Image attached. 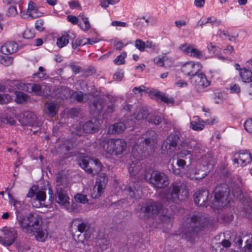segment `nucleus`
Wrapping results in <instances>:
<instances>
[{
    "label": "nucleus",
    "mask_w": 252,
    "mask_h": 252,
    "mask_svg": "<svg viewBox=\"0 0 252 252\" xmlns=\"http://www.w3.org/2000/svg\"><path fill=\"white\" fill-rule=\"evenodd\" d=\"M16 220V224L19 225L24 233L33 234L37 241L43 242L47 238L48 232L43 225V220L41 216L32 213L27 216L17 214Z\"/></svg>",
    "instance_id": "f257e3e1"
},
{
    "label": "nucleus",
    "mask_w": 252,
    "mask_h": 252,
    "mask_svg": "<svg viewBox=\"0 0 252 252\" xmlns=\"http://www.w3.org/2000/svg\"><path fill=\"white\" fill-rule=\"evenodd\" d=\"M189 195L187 185L181 182H175L163 193V199L168 202H177L184 200Z\"/></svg>",
    "instance_id": "f03ea898"
},
{
    "label": "nucleus",
    "mask_w": 252,
    "mask_h": 252,
    "mask_svg": "<svg viewBox=\"0 0 252 252\" xmlns=\"http://www.w3.org/2000/svg\"><path fill=\"white\" fill-rule=\"evenodd\" d=\"M206 218L200 215H193L187 220V222L184 223V233L186 239L191 243L194 240V235L202 228L205 227L207 224L206 223Z\"/></svg>",
    "instance_id": "7ed1b4c3"
},
{
    "label": "nucleus",
    "mask_w": 252,
    "mask_h": 252,
    "mask_svg": "<svg viewBox=\"0 0 252 252\" xmlns=\"http://www.w3.org/2000/svg\"><path fill=\"white\" fill-rule=\"evenodd\" d=\"M100 147L106 153L119 155L126 150L127 143L121 138L103 139L100 143Z\"/></svg>",
    "instance_id": "20e7f679"
},
{
    "label": "nucleus",
    "mask_w": 252,
    "mask_h": 252,
    "mask_svg": "<svg viewBox=\"0 0 252 252\" xmlns=\"http://www.w3.org/2000/svg\"><path fill=\"white\" fill-rule=\"evenodd\" d=\"M212 168L211 159L209 157L205 156L201 162L197 164L186 176L192 180H200L205 177Z\"/></svg>",
    "instance_id": "39448f33"
},
{
    "label": "nucleus",
    "mask_w": 252,
    "mask_h": 252,
    "mask_svg": "<svg viewBox=\"0 0 252 252\" xmlns=\"http://www.w3.org/2000/svg\"><path fill=\"white\" fill-rule=\"evenodd\" d=\"M144 178L147 182L151 183L155 188H163L169 184V178L167 175L158 171L149 170L145 172Z\"/></svg>",
    "instance_id": "423d86ee"
},
{
    "label": "nucleus",
    "mask_w": 252,
    "mask_h": 252,
    "mask_svg": "<svg viewBox=\"0 0 252 252\" xmlns=\"http://www.w3.org/2000/svg\"><path fill=\"white\" fill-rule=\"evenodd\" d=\"M230 189L226 184L217 185L214 190V205L220 208L227 205L230 202L229 196Z\"/></svg>",
    "instance_id": "0eeeda50"
},
{
    "label": "nucleus",
    "mask_w": 252,
    "mask_h": 252,
    "mask_svg": "<svg viewBox=\"0 0 252 252\" xmlns=\"http://www.w3.org/2000/svg\"><path fill=\"white\" fill-rule=\"evenodd\" d=\"M36 187H32L27 194L26 198L34 208H41L43 206L46 207L45 204V200L46 198V194L45 189L35 191Z\"/></svg>",
    "instance_id": "6e6552de"
},
{
    "label": "nucleus",
    "mask_w": 252,
    "mask_h": 252,
    "mask_svg": "<svg viewBox=\"0 0 252 252\" xmlns=\"http://www.w3.org/2000/svg\"><path fill=\"white\" fill-rule=\"evenodd\" d=\"M180 137L178 134L171 133L167 137L161 146L162 151L167 154H173L176 150Z\"/></svg>",
    "instance_id": "1a4fd4ad"
},
{
    "label": "nucleus",
    "mask_w": 252,
    "mask_h": 252,
    "mask_svg": "<svg viewBox=\"0 0 252 252\" xmlns=\"http://www.w3.org/2000/svg\"><path fill=\"white\" fill-rule=\"evenodd\" d=\"M108 179L105 173H100L97 177L95 186L91 192V196L93 198L99 197L103 193Z\"/></svg>",
    "instance_id": "9d476101"
},
{
    "label": "nucleus",
    "mask_w": 252,
    "mask_h": 252,
    "mask_svg": "<svg viewBox=\"0 0 252 252\" xmlns=\"http://www.w3.org/2000/svg\"><path fill=\"white\" fill-rule=\"evenodd\" d=\"M162 207L160 203L150 200L141 208V212L145 213L148 217H154L159 213Z\"/></svg>",
    "instance_id": "9b49d317"
},
{
    "label": "nucleus",
    "mask_w": 252,
    "mask_h": 252,
    "mask_svg": "<svg viewBox=\"0 0 252 252\" xmlns=\"http://www.w3.org/2000/svg\"><path fill=\"white\" fill-rule=\"evenodd\" d=\"M19 121L22 126L38 127L42 125L41 122L37 120L36 115L31 111H26L20 115Z\"/></svg>",
    "instance_id": "f8f14e48"
},
{
    "label": "nucleus",
    "mask_w": 252,
    "mask_h": 252,
    "mask_svg": "<svg viewBox=\"0 0 252 252\" xmlns=\"http://www.w3.org/2000/svg\"><path fill=\"white\" fill-rule=\"evenodd\" d=\"M190 80L191 82L195 87L196 92L198 94L204 92L205 88L210 84V82L202 73L198 72L197 75L191 77Z\"/></svg>",
    "instance_id": "ddd939ff"
},
{
    "label": "nucleus",
    "mask_w": 252,
    "mask_h": 252,
    "mask_svg": "<svg viewBox=\"0 0 252 252\" xmlns=\"http://www.w3.org/2000/svg\"><path fill=\"white\" fill-rule=\"evenodd\" d=\"M202 65L199 62H188L184 64L181 68V72L185 75L193 77L199 72Z\"/></svg>",
    "instance_id": "4468645a"
},
{
    "label": "nucleus",
    "mask_w": 252,
    "mask_h": 252,
    "mask_svg": "<svg viewBox=\"0 0 252 252\" xmlns=\"http://www.w3.org/2000/svg\"><path fill=\"white\" fill-rule=\"evenodd\" d=\"M233 160L238 166L244 167L252 161V158L247 150H241L234 154Z\"/></svg>",
    "instance_id": "2eb2a0df"
},
{
    "label": "nucleus",
    "mask_w": 252,
    "mask_h": 252,
    "mask_svg": "<svg viewBox=\"0 0 252 252\" xmlns=\"http://www.w3.org/2000/svg\"><path fill=\"white\" fill-rule=\"evenodd\" d=\"M72 224L76 226L79 232L85 233L84 240H87L90 238L91 232L89 231L90 225L88 222L83 221L80 219H75L72 220Z\"/></svg>",
    "instance_id": "dca6fc26"
},
{
    "label": "nucleus",
    "mask_w": 252,
    "mask_h": 252,
    "mask_svg": "<svg viewBox=\"0 0 252 252\" xmlns=\"http://www.w3.org/2000/svg\"><path fill=\"white\" fill-rule=\"evenodd\" d=\"M100 125L99 119L94 116L85 123L83 126V129L87 133H94L98 131Z\"/></svg>",
    "instance_id": "f3484780"
},
{
    "label": "nucleus",
    "mask_w": 252,
    "mask_h": 252,
    "mask_svg": "<svg viewBox=\"0 0 252 252\" xmlns=\"http://www.w3.org/2000/svg\"><path fill=\"white\" fill-rule=\"evenodd\" d=\"M90 164L94 165L97 166L98 170L101 169L102 165L97 159L91 160L88 162L86 159H82L79 161V165L83 169H84L89 174H94V169L92 167H90Z\"/></svg>",
    "instance_id": "a211bd4d"
},
{
    "label": "nucleus",
    "mask_w": 252,
    "mask_h": 252,
    "mask_svg": "<svg viewBox=\"0 0 252 252\" xmlns=\"http://www.w3.org/2000/svg\"><path fill=\"white\" fill-rule=\"evenodd\" d=\"M209 192L207 190L202 189L194 194V201L199 206H206V203L208 199Z\"/></svg>",
    "instance_id": "6ab92c4d"
},
{
    "label": "nucleus",
    "mask_w": 252,
    "mask_h": 252,
    "mask_svg": "<svg viewBox=\"0 0 252 252\" xmlns=\"http://www.w3.org/2000/svg\"><path fill=\"white\" fill-rule=\"evenodd\" d=\"M243 241H245L246 243V245L244 246L245 251H251L252 249V234L243 236V238L240 236L236 237L234 240L235 244L239 248L242 247Z\"/></svg>",
    "instance_id": "aec40b11"
},
{
    "label": "nucleus",
    "mask_w": 252,
    "mask_h": 252,
    "mask_svg": "<svg viewBox=\"0 0 252 252\" xmlns=\"http://www.w3.org/2000/svg\"><path fill=\"white\" fill-rule=\"evenodd\" d=\"M68 188L56 189V201L60 204L66 205L69 204V197L67 194Z\"/></svg>",
    "instance_id": "412c9836"
},
{
    "label": "nucleus",
    "mask_w": 252,
    "mask_h": 252,
    "mask_svg": "<svg viewBox=\"0 0 252 252\" xmlns=\"http://www.w3.org/2000/svg\"><path fill=\"white\" fill-rule=\"evenodd\" d=\"M149 94L152 98L155 99L158 102H164L165 103H173L174 99L172 98H169L165 94L157 91H151Z\"/></svg>",
    "instance_id": "4be33fe9"
},
{
    "label": "nucleus",
    "mask_w": 252,
    "mask_h": 252,
    "mask_svg": "<svg viewBox=\"0 0 252 252\" xmlns=\"http://www.w3.org/2000/svg\"><path fill=\"white\" fill-rule=\"evenodd\" d=\"M71 90L65 86H62L57 88L55 92V96L58 99L64 100L71 95Z\"/></svg>",
    "instance_id": "5701e85b"
},
{
    "label": "nucleus",
    "mask_w": 252,
    "mask_h": 252,
    "mask_svg": "<svg viewBox=\"0 0 252 252\" xmlns=\"http://www.w3.org/2000/svg\"><path fill=\"white\" fill-rule=\"evenodd\" d=\"M104 103L101 99H94L90 106L91 111L94 115H98L104 108Z\"/></svg>",
    "instance_id": "b1692460"
},
{
    "label": "nucleus",
    "mask_w": 252,
    "mask_h": 252,
    "mask_svg": "<svg viewBox=\"0 0 252 252\" xmlns=\"http://www.w3.org/2000/svg\"><path fill=\"white\" fill-rule=\"evenodd\" d=\"M27 14L33 18H36L41 16L42 13L38 9L34 2L32 1H30L27 11Z\"/></svg>",
    "instance_id": "393cba45"
},
{
    "label": "nucleus",
    "mask_w": 252,
    "mask_h": 252,
    "mask_svg": "<svg viewBox=\"0 0 252 252\" xmlns=\"http://www.w3.org/2000/svg\"><path fill=\"white\" fill-rule=\"evenodd\" d=\"M147 134H148L150 137L146 138L144 142L145 145L149 147V148L153 150L156 148L157 146V135L155 131L150 130L147 132Z\"/></svg>",
    "instance_id": "a878e982"
},
{
    "label": "nucleus",
    "mask_w": 252,
    "mask_h": 252,
    "mask_svg": "<svg viewBox=\"0 0 252 252\" xmlns=\"http://www.w3.org/2000/svg\"><path fill=\"white\" fill-rule=\"evenodd\" d=\"M231 246L230 242L226 239H223L220 243H217L211 247L212 252H225V249L229 248Z\"/></svg>",
    "instance_id": "bb28decb"
},
{
    "label": "nucleus",
    "mask_w": 252,
    "mask_h": 252,
    "mask_svg": "<svg viewBox=\"0 0 252 252\" xmlns=\"http://www.w3.org/2000/svg\"><path fill=\"white\" fill-rule=\"evenodd\" d=\"M18 45L15 42H8L5 43L1 47V52L5 55L11 54L16 52Z\"/></svg>",
    "instance_id": "cd10ccee"
},
{
    "label": "nucleus",
    "mask_w": 252,
    "mask_h": 252,
    "mask_svg": "<svg viewBox=\"0 0 252 252\" xmlns=\"http://www.w3.org/2000/svg\"><path fill=\"white\" fill-rule=\"evenodd\" d=\"M56 189L58 188H68V180L66 175L63 172H59L56 176Z\"/></svg>",
    "instance_id": "c85d7f7f"
},
{
    "label": "nucleus",
    "mask_w": 252,
    "mask_h": 252,
    "mask_svg": "<svg viewBox=\"0 0 252 252\" xmlns=\"http://www.w3.org/2000/svg\"><path fill=\"white\" fill-rule=\"evenodd\" d=\"M126 128L123 123H117L110 126L108 130L109 134H119L123 132Z\"/></svg>",
    "instance_id": "c756f323"
},
{
    "label": "nucleus",
    "mask_w": 252,
    "mask_h": 252,
    "mask_svg": "<svg viewBox=\"0 0 252 252\" xmlns=\"http://www.w3.org/2000/svg\"><path fill=\"white\" fill-rule=\"evenodd\" d=\"M136 184L133 187H129L127 189H126V191L128 193V195L132 198H140L142 195V191L141 188L137 187Z\"/></svg>",
    "instance_id": "7c9ffc66"
},
{
    "label": "nucleus",
    "mask_w": 252,
    "mask_h": 252,
    "mask_svg": "<svg viewBox=\"0 0 252 252\" xmlns=\"http://www.w3.org/2000/svg\"><path fill=\"white\" fill-rule=\"evenodd\" d=\"M197 146V142L192 139H186L183 140L179 145V149L186 150H193Z\"/></svg>",
    "instance_id": "2f4dec72"
},
{
    "label": "nucleus",
    "mask_w": 252,
    "mask_h": 252,
    "mask_svg": "<svg viewBox=\"0 0 252 252\" xmlns=\"http://www.w3.org/2000/svg\"><path fill=\"white\" fill-rule=\"evenodd\" d=\"M45 106L47 108V113L51 117L56 115L59 108V104L53 101L46 102Z\"/></svg>",
    "instance_id": "473e14b6"
},
{
    "label": "nucleus",
    "mask_w": 252,
    "mask_h": 252,
    "mask_svg": "<svg viewBox=\"0 0 252 252\" xmlns=\"http://www.w3.org/2000/svg\"><path fill=\"white\" fill-rule=\"evenodd\" d=\"M70 98L79 102L85 103L89 99V94H84L82 92H73L70 95Z\"/></svg>",
    "instance_id": "72a5a7b5"
},
{
    "label": "nucleus",
    "mask_w": 252,
    "mask_h": 252,
    "mask_svg": "<svg viewBox=\"0 0 252 252\" xmlns=\"http://www.w3.org/2000/svg\"><path fill=\"white\" fill-rule=\"evenodd\" d=\"M149 113L147 109L143 108H139L132 116L136 120H140L146 119Z\"/></svg>",
    "instance_id": "f704fd0d"
},
{
    "label": "nucleus",
    "mask_w": 252,
    "mask_h": 252,
    "mask_svg": "<svg viewBox=\"0 0 252 252\" xmlns=\"http://www.w3.org/2000/svg\"><path fill=\"white\" fill-rule=\"evenodd\" d=\"M27 92L30 93H33L36 95H40L42 84L40 85L37 84L28 83Z\"/></svg>",
    "instance_id": "c9c22d12"
},
{
    "label": "nucleus",
    "mask_w": 252,
    "mask_h": 252,
    "mask_svg": "<svg viewBox=\"0 0 252 252\" xmlns=\"http://www.w3.org/2000/svg\"><path fill=\"white\" fill-rule=\"evenodd\" d=\"M16 97L15 101L19 104L25 103L29 101L30 97L26 94L23 92L16 91L15 92Z\"/></svg>",
    "instance_id": "e433bc0d"
},
{
    "label": "nucleus",
    "mask_w": 252,
    "mask_h": 252,
    "mask_svg": "<svg viewBox=\"0 0 252 252\" xmlns=\"http://www.w3.org/2000/svg\"><path fill=\"white\" fill-rule=\"evenodd\" d=\"M177 157L181 159H189V161L191 163L192 160V156L191 150L182 149L177 154Z\"/></svg>",
    "instance_id": "4c0bfd02"
},
{
    "label": "nucleus",
    "mask_w": 252,
    "mask_h": 252,
    "mask_svg": "<svg viewBox=\"0 0 252 252\" xmlns=\"http://www.w3.org/2000/svg\"><path fill=\"white\" fill-rule=\"evenodd\" d=\"M240 73L243 82L245 83L252 82V71L251 70L245 68Z\"/></svg>",
    "instance_id": "58836bf2"
},
{
    "label": "nucleus",
    "mask_w": 252,
    "mask_h": 252,
    "mask_svg": "<svg viewBox=\"0 0 252 252\" xmlns=\"http://www.w3.org/2000/svg\"><path fill=\"white\" fill-rule=\"evenodd\" d=\"M41 94L40 95L44 96L47 97H54L55 94H53L50 87L45 84H42V88L41 89Z\"/></svg>",
    "instance_id": "ea45409f"
},
{
    "label": "nucleus",
    "mask_w": 252,
    "mask_h": 252,
    "mask_svg": "<svg viewBox=\"0 0 252 252\" xmlns=\"http://www.w3.org/2000/svg\"><path fill=\"white\" fill-rule=\"evenodd\" d=\"M131 154L134 158L137 160H140L142 158L143 153L142 152L141 150L139 149V145L137 144L133 145L131 151Z\"/></svg>",
    "instance_id": "a19ab883"
},
{
    "label": "nucleus",
    "mask_w": 252,
    "mask_h": 252,
    "mask_svg": "<svg viewBox=\"0 0 252 252\" xmlns=\"http://www.w3.org/2000/svg\"><path fill=\"white\" fill-rule=\"evenodd\" d=\"M69 42V35H63L59 37L57 41V45L60 48L66 46Z\"/></svg>",
    "instance_id": "79ce46f5"
},
{
    "label": "nucleus",
    "mask_w": 252,
    "mask_h": 252,
    "mask_svg": "<svg viewBox=\"0 0 252 252\" xmlns=\"http://www.w3.org/2000/svg\"><path fill=\"white\" fill-rule=\"evenodd\" d=\"M10 235H13V238L9 240L7 239V237H0V243L4 246H9L13 244L15 241V232H12V233H10Z\"/></svg>",
    "instance_id": "37998d69"
},
{
    "label": "nucleus",
    "mask_w": 252,
    "mask_h": 252,
    "mask_svg": "<svg viewBox=\"0 0 252 252\" xmlns=\"http://www.w3.org/2000/svg\"><path fill=\"white\" fill-rule=\"evenodd\" d=\"M82 21L83 23L80 22L79 24V27L84 31H88L90 28V24L88 21V18L86 17L84 15H80L79 16Z\"/></svg>",
    "instance_id": "c03bdc74"
},
{
    "label": "nucleus",
    "mask_w": 252,
    "mask_h": 252,
    "mask_svg": "<svg viewBox=\"0 0 252 252\" xmlns=\"http://www.w3.org/2000/svg\"><path fill=\"white\" fill-rule=\"evenodd\" d=\"M162 120H165V123L166 124H168V122L163 118V117L161 118L160 116L158 115L151 116L149 118V122L152 124H154L155 125H158L162 122Z\"/></svg>",
    "instance_id": "a18cd8bd"
},
{
    "label": "nucleus",
    "mask_w": 252,
    "mask_h": 252,
    "mask_svg": "<svg viewBox=\"0 0 252 252\" xmlns=\"http://www.w3.org/2000/svg\"><path fill=\"white\" fill-rule=\"evenodd\" d=\"M12 84L18 89L27 92L28 83L25 84L19 80L13 81Z\"/></svg>",
    "instance_id": "49530a36"
},
{
    "label": "nucleus",
    "mask_w": 252,
    "mask_h": 252,
    "mask_svg": "<svg viewBox=\"0 0 252 252\" xmlns=\"http://www.w3.org/2000/svg\"><path fill=\"white\" fill-rule=\"evenodd\" d=\"M74 199L76 202L82 204H85L88 201L87 195L82 193H77L74 196Z\"/></svg>",
    "instance_id": "de8ad7c7"
},
{
    "label": "nucleus",
    "mask_w": 252,
    "mask_h": 252,
    "mask_svg": "<svg viewBox=\"0 0 252 252\" xmlns=\"http://www.w3.org/2000/svg\"><path fill=\"white\" fill-rule=\"evenodd\" d=\"M160 220L164 223H169L173 220V214L168 213L164 214L163 213L160 216Z\"/></svg>",
    "instance_id": "09e8293b"
},
{
    "label": "nucleus",
    "mask_w": 252,
    "mask_h": 252,
    "mask_svg": "<svg viewBox=\"0 0 252 252\" xmlns=\"http://www.w3.org/2000/svg\"><path fill=\"white\" fill-rule=\"evenodd\" d=\"M126 57V53L123 52L120 55L118 56L115 60L114 63L117 65H121L125 63V59Z\"/></svg>",
    "instance_id": "8fccbe9b"
},
{
    "label": "nucleus",
    "mask_w": 252,
    "mask_h": 252,
    "mask_svg": "<svg viewBox=\"0 0 252 252\" xmlns=\"http://www.w3.org/2000/svg\"><path fill=\"white\" fill-rule=\"evenodd\" d=\"M167 60V57L166 56H158L155 58L154 62L159 66H163L164 62Z\"/></svg>",
    "instance_id": "3c124183"
},
{
    "label": "nucleus",
    "mask_w": 252,
    "mask_h": 252,
    "mask_svg": "<svg viewBox=\"0 0 252 252\" xmlns=\"http://www.w3.org/2000/svg\"><path fill=\"white\" fill-rule=\"evenodd\" d=\"M46 73L45 69L42 66H40L38 68V71L33 74L34 78L37 77L39 79L45 78Z\"/></svg>",
    "instance_id": "603ef678"
},
{
    "label": "nucleus",
    "mask_w": 252,
    "mask_h": 252,
    "mask_svg": "<svg viewBox=\"0 0 252 252\" xmlns=\"http://www.w3.org/2000/svg\"><path fill=\"white\" fill-rule=\"evenodd\" d=\"M13 205L16 210V216L17 214H22L21 210L23 209V203L21 201L13 199Z\"/></svg>",
    "instance_id": "864d4df0"
},
{
    "label": "nucleus",
    "mask_w": 252,
    "mask_h": 252,
    "mask_svg": "<svg viewBox=\"0 0 252 252\" xmlns=\"http://www.w3.org/2000/svg\"><path fill=\"white\" fill-rule=\"evenodd\" d=\"M190 127L194 130L199 131L201 130L204 128V125L195 121H192L190 123Z\"/></svg>",
    "instance_id": "5fc2aeb1"
},
{
    "label": "nucleus",
    "mask_w": 252,
    "mask_h": 252,
    "mask_svg": "<svg viewBox=\"0 0 252 252\" xmlns=\"http://www.w3.org/2000/svg\"><path fill=\"white\" fill-rule=\"evenodd\" d=\"M190 56L197 59H200L203 57V52L193 47L191 49Z\"/></svg>",
    "instance_id": "6e6d98bb"
},
{
    "label": "nucleus",
    "mask_w": 252,
    "mask_h": 252,
    "mask_svg": "<svg viewBox=\"0 0 252 252\" xmlns=\"http://www.w3.org/2000/svg\"><path fill=\"white\" fill-rule=\"evenodd\" d=\"M18 14L17 10L15 6H10L6 12V15L8 17H14Z\"/></svg>",
    "instance_id": "4d7b16f0"
},
{
    "label": "nucleus",
    "mask_w": 252,
    "mask_h": 252,
    "mask_svg": "<svg viewBox=\"0 0 252 252\" xmlns=\"http://www.w3.org/2000/svg\"><path fill=\"white\" fill-rule=\"evenodd\" d=\"M11 96L8 94H0V103L6 104L10 101Z\"/></svg>",
    "instance_id": "13d9d810"
},
{
    "label": "nucleus",
    "mask_w": 252,
    "mask_h": 252,
    "mask_svg": "<svg viewBox=\"0 0 252 252\" xmlns=\"http://www.w3.org/2000/svg\"><path fill=\"white\" fill-rule=\"evenodd\" d=\"M85 39H77L72 42V47L76 49L79 46L84 45L86 44V42L84 41Z\"/></svg>",
    "instance_id": "bf43d9fd"
},
{
    "label": "nucleus",
    "mask_w": 252,
    "mask_h": 252,
    "mask_svg": "<svg viewBox=\"0 0 252 252\" xmlns=\"http://www.w3.org/2000/svg\"><path fill=\"white\" fill-rule=\"evenodd\" d=\"M135 46L140 51L143 52L145 50V42L141 39H136L135 42Z\"/></svg>",
    "instance_id": "052dcab7"
},
{
    "label": "nucleus",
    "mask_w": 252,
    "mask_h": 252,
    "mask_svg": "<svg viewBox=\"0 0 252 252\" xmlns=\"http://www.w3.org/2000/svg\"><path fill=\"white\" fill-rule=\"evenodd\" d=\"M43 24L44 21L43 20H37L35 24V28L37 30L40 32L43 31L45 29V28L43 27Z\"/></svg>",
    "instance_id": "680f3d73"
},
{
    "label": "nucleus",
    "mask_w": 252,
    "mask_h": 252,
    "mask_svg": "<svg viewBox=\"0 0 252 252\" xmlns=\"http://www.w3.org/2000/svg\"><path fill=\"white\" fill-rule=\"evenodd\" d=\"M15 232V239H16L17 237V231L14 229H11V230H8L6 229V230L4 232V237H7V239L8 240H11L13 238V236H12V235H10V233H12V232Z\"/></svg>",
    "instance_id": "e2e57ef3"
},
{
    "label": "nucleus",
    "mask_w": 252,
    "mask_h": 252,
    "mask_svg": "<svg viewBox=\"0 0 252 252\" xmlns=\"http://www.w3.org/2000/svg\"><path fill=\"white\" fill-rule=\"evenodd\" d=\"M245 130L250 133H252V119L247 120L244 124Z\"/></svg>",
    "instance_id": "0e129e2a"
},
{
    "label": "nucleus",
    "mask_w": 252,
    "mask_h": 252,
    "mask_svg": "<svg viewBox=\"0 0 252 252\" xmlns=\"http://www.w3.org/2000/svg\"><path fill=\"white\" fill-rule=\"evenodd\" d=\"M68 4L70 8L72 9L75 8L80 9L81 6L78 0H72L68 2Z\"/></svg>",
    "instance_id": "69168bd1"
},
{
    "label": "nucleus",
    "mask_w": 252,
    "mask_h": 252,
    "mask_svg": "<svg viewBox=\"0 0 252 252\" xmlns=\"http://www.w3.org/2000/svg\"><path fill=\"white\" fill-rule=\"evenodd\" d=\"M192 47H193L192 46H187V45L185 44V45H181L180 46L179 48L183 52L185 53L187 55H188L189 53H190V52H191V49L192 48Z\"/></svg>",
    "instance_id": "338daca9"
},
{
    "label": "nucleus",
    "mask_w": 252,
    "mask_h": 252,
    "mask_svg": "<svg viewBox=\"0 0 252 252\" xmlns=\"http://www.w3.org/2000/svg\"><path fill=\"white\" fill-rule=\"evenodd\" d=\"M72 148V143L69 140L65 141L64 143L62 146V148H63V149H64V150L66 151L70 150Z\"/></svg>",
    "instance_id": "774afa93"
}]
</instances>
